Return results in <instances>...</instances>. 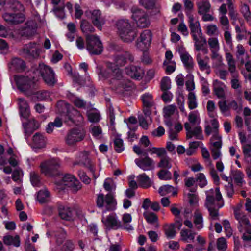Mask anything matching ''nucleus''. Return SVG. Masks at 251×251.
<instances>
[{
    "instance_id": "nucleus-1",
    "label": "nucleus",
    "mask_w": 251,
    "mask_h": 251,
    "mask_svg": "<svg viewBox=\"0 0 251 251\" xmlns=\"http://www.w3.org/2000/svg\"><path fill=\"white\" fill-rule=\"evenodd\" d=\"M57 107L59 112L61 114V118L57 117L54 122H50L46 127V131L48 133H51L55 127H60L62 125V120L65 122L70 121L74 122L76 121L81 123L83 121L84 118L80 112L66 103L64 100H60L57 103Z\"/></svg>"
},
{
    "instance_id": "nucleus-2",
    "label": "nucleus",
    "mask_w": 251,
    "mask_h": 251,
    "mask_svg": "<svg viewBox=\"0 0 251 251\" xmlns=\"http://www.w3.org/2000/svg\"><path fill=\"white\" fill-rule=\"evenodd\" d=\"M205 205L208 209L212 220H217L219 217L218 209L224 205V200L219 188L211 189L206 192Z\"/></svg>"
},
{
    "instance_id": "nucleus-3",
    "label": "nucleus",
    "mask_w": 251,
    "mask_h": 251,
    "mask_svg": "<svg viewBox=\"0 0 251 251\" xmlns=\"http://www.w3.org/2000/svg\"><path fill=\"white\" fill-rule=\"evenodd\" d=\"M97 73L100 80H103L111 77L112 79L116 80H122L120 83L122 87L125 89L130 86V82L128 80L122 79L123 76L121 70L118 68H116L114 64L109 63L107 69H99Z\"/></svg>"
},
{
    "instance_id": "nucleus-4",
    "label": "nucleus",
    "mask_w": 251,
    "mask_h": 251,
    "mask_svg": "<svg viewBox=\"0 0 251 251\" xmlns=\"http://www.w3.org/2000/svg\"><path fill=\"white\" fill-rule=\"evenodd\" d=\"M189 122L184 124V127L187 131V137L191 138L195 137L197 139L202 138V130L199 125L201 120L198 111L191 112L188 116Z\"/></svg>"
},
{
    "instance_id": "nucleus-5",
    "label": "nucleus",
    "mask_w": 251,
    "mask_h": 251,
    "mask_svg": "<svg viewBox=\"0 0 251 251\" xmlns=\"http://www.w3.org/2000/svg\"><path fill=\"white\" fill-rule=\"evenodd\" d=\"M238 206L234 209V214L239 223L238 228L243 233V239L245 241H251V225L245 213L242 211Z\"/></svg>"
},
{
    "instance_id": "nucleus-6",
    "label": "nucleus",
    "mask_w": 251,
    "mask_h": 251,
    "mask_svg": "<svg viewBox=\"0 0 251 251\" xmlns=\"http://www.w3.org/2000/svg\"><path fill=\"white\" fill-rule=\"evenodd\" d=\"M119 35L124 42H130L137 35L136 30L133 29L128 22V20L121 19L117 23Z\"/></svg>"
},
{
    "instance_id": "nucleus-7",
    "label": "nucleus",
    "mask_w": 251,
    "mask_h": 251,
    "mask_svg": "<svg viewBox=\"0 0 251 251\" xmlns=\"http://www.w3.org/2000/svg\"><path fill=\"white\" fill-rule=\"evenodd\" d=\"M97 204L99 208H104L107 211H113L116 208V201L111 194L104 197L103 194H99L97 200Z\"/></svg>"
},
{
    "instance_id": "nucleus-8",
    "label": "nucleus",
    "mask_w": 251,
    "mask_h": 251,
    "mask_svg": "<svg viewBox=\"0 0 251 251\" xmlns=\"http://www.w3.org/2000/svg\"><path fill=\"white\" fill-rule=\"evenodd\" d=\"M36 73L40 74L45 82L49 85H53L56 82L55 74L53 70L44 64L39 65Z\"/></svg>"
},
{
    "instance_id": "nucleus-9",
    "label": "nucleus",
    "mask_w": 251,
    "mask_h": 251,
    "mask_svg": "<svg viewBox=\"0 0 251 251\" xmlns=\"http://www.w3.org/2000/svg\"><path fill=\"white\" fill-rule=\"evenodd\" d=\"M36 73L40 74L45 82L49 85H53L56 82L55 74L53 70L44 64L39 65Z\"/></svg>"
},
{
    "instance_id": "nucleus-10",
    "label": "nucleus",
    "mask_w": 251,
    "mask_h": 251,
    "mask_svg": "<svg viewBox=\"0 0 251 251\" xmlns=\"http://www.w3.org/2000/svg\"><path fill=\"white\" fill-rule=\"evenodd\" d=\"M86 49L91 54L98 55L102 51L103 47L98 36L89 35L87 37Z\"/></svg>"
},
{
    "instance_id": "nucleus-11",
    "label": "nucleus",
    "mask_w": 251,
    "mask_h": 251,
    "mask_svg": "<svg viewBox=\"0 0 251 251\" xmlns=\"http://www.w3.org/2000/svg\"><path fill=\"white\" fill-rule=\"evenodd\" d=\"M14 80L18 88L22 91L29 90L34 87V77L17 75L15 76Z\"/></svg>"
},
{
    "instance_id": "nucleus-12",
    "label": "nucleus",
    "mask_w": 251,
    "mask_h": 251,
    "mask_svg": "<svg viewBox=\"0 0 251 251\" xmlns=\"http://www.w3.org/2000/svg\"><path fill=\"white\" fill-rule=\"evenodd\" d=\"M105 212V211H103L101 220L106 229H117L122 226L121 223L118 219L116 213H111L108 215L105 216L104 215Z\"/></svg>"
},
{
    "instance_id": "nucleus-13",
    "label": "nucleus",
    "mask_w": 251,
    "mask_h": 251,
    "mask_svg": "<svg viewBox=\"0 0 251 251\" xmlns=\"http://www.w3.org/2000/svg\"><path fill=\"white\" fill-rule=\"evenodd\" d=\"M84 133L78 129L70 130L65 138V143L69 146H73L77 142L82 141L84 138Z\"/></svg>"
},
{
    "instance_id": "nucleus-14",
    "label": "nucleus",
    "mask_w": 251,
    "mask_h": 251,
    "mask_svg": "<svg viewBox=\"0 0 251 251\" xmlns=\"http://www.w3.org/2000/svg\"><path fill=\"white\" fill-rule=\"evenodd\" d=\"M57 183L62 189H63L62 186H66L71 187L75 192H77L81 188V185L79 181L71 174L65 175L62 177V180Z\"/></svg>"
},
{
    "instance_id": "nucleus-15",
    "label": "nucleus",
    "mask_w": 251,
    "mask_h": 251,
    "mask_svg": "<svg viewBox=\"0 0 251 251\" xmlns=\"http://www.w3.org/2000/svg\"><path fill=\"white\" fill-rule=\"evenodd\" d=\"M210 150L211 155L214 160L220 158L222 156L221 149L222 140L221 137L217 134H214L210 139Z\"/></svg>"
},
{
    "instance_id": "nucleus-16",
    "label": "nucleus",
    "mask_w": 251,
    "mask_h": 251,
    "mask_svg": "<svg viewBox=\"0 0 251 251\" xmlns=\"http://www.w3.org/2000/svg\"><path fill=\"white\" fill-rule=\"evenodd\" d=\"M59 161L55 158H51L43 162L40 165L41 171L46 176H50L52 172L59 166Z\"/></svg>"
},
{
    "instance_id": "nucleus-17",
    "label": "nucleus",
    "mask_w": 251,
    "mask_h": 251,
    "mask_svg": "<svg viewBox=\"0 0 251 251\" xmlns=\"http://www.w3.org/2000/svg\"><path fill=\"white\" fill-rule=\"evenodd\" d=\"M151 41V33L149 30H144L137 40L136 46L142 51L146 50L150 47Z\"/></svg>"
},
{
    "instance_id": "nucleus-18",
    "label": "nucleus",
    "mask_w": 251,
    "mask_h": 251,
    "mask_svg": "<svg viewBox=\"0 0 251 251\" xmlns=\"http://www.w3.org/2000/svg\"><path fill=\"white\" fill-rule=\"evenodd\" d=\"M132 18L139 27H146L150 24L148 15L143 10L133 9Z\"/></svg>"
},
{
    "instance_id": "nucleus-19",
    "label": "nucleus",
    "mask_w": 251,
    "mask_h": 251,
    "mask_svg": "<svg viewBox=\"0 0 251 251\" xmlns=\"http://www.w3.org/2000/svg\"><path fill=\"white\" fill-rule=\"evenodd\" d=\"M136 165L144 171L153 170L154 168V160L146 154L144 157L136 159Z\"/></svg>"
},
{
    "instance_id": "nucleus-20",
    "label": "nucleus",
    "mask_w": 251,
    "mask_h": 251,
    "mask_svg": "<svg viewBox=\"0 0 251 251\" xmlns=\"http://www.w3.org/2000/svg\"><path fill=\"white\" fill-rule=\"evenodd\" d=\"M144 106V113L147 117H149L151 114V108L154 105L152 96L149 93L143 94L141 96Z\"/></svg>"
},
{
    "instance_id": "nucleus-21",
    "label": "nucleus",
    "mask_w": 251,
    "mask_h": 251,
    "mask_svg": "<svg viewBox=\"0 0 251 251\" xmlns=\"http://www.w3.org/2000/svg\"><path fill=\"white\" fill-rule=\"evenodd\" d=\"M39 52V48L34 42L25 45L23 49V54L27 57H37Z\"/></svg>"
},
{
    "instance_id": "nucleus-22",
    "label": "nucleus",
    "mask_w": 251,
    "mask_h": 251,
    "mask_svg": "<svg viewBox=\"0 0 251 251\" xmlns=\"http://www.w3.org/2000/svg\"><path fill=\"white\" fill-rule=\"evenodd\" d=\"M196 59L200 69L201 71H205L207 74H209L211 72L209 57L207 56H202L201 53H199L196 56Z\"/></svg>"
},
{
    "instance_id": "nucleus-23",
    "label": "nucleus",
    "mask_w": 251,
    "mask_h": 251,
    "mask_svg": "<svg viewBox=\"0 0 251 251\" xmlns=\"http://www.w3.org/2000/svg\"><path fill=\"white\" fill-rule=\"evenodd\" d=\"M181 60L188 71H192L194 68L195 63L192 57L185 50L179 51Z\"/></svg>"
},
{
    "instance_id": "nucleus-24",
    "label": "nucleus",
    "mask_w": 251,
    "mask_h": 251,
    "mask_svg": "<svg viewBox=\"0 0 251 251\" xmlns=\"http://www.w3.org/2000/svg\"><path fill=\"white\" fill-rule=\"evenodd\" d=\"M187 16L188 18V23L189 24L191 35H193L201 33L202 32L200 27V24L198 20L190 13H188Z\"/></svg>"
},
{
    "instance_id": "nucleus-25",
    "label": "nucleus",
    "mask_w": 251,
    "mask_h": 251,
    "mask_svg": "<svg viewBox=\"0 0 251 251\" xmlns=\"http://www.w3.org/2000/svg\"><path fill=\"white\" fill-rule=\"evenodd\" d=\"M80 158L81 162L90 170L92 173L94 177L97 178L99 175L95 174V166L93 162L89 158V152L87 151H84L80 155Z\"/></svg>"
},
{
    "instance_id": "nucleus-26",
    "label": "nucleus",
    "mask_w": 251,
    "mask_h": 251,
    "mask_svg": "<svg viewBox=\"0 0 251 251\" xmlns=\"http://www.w3.org/2000/svg\"><path fill=\"white\" fill-rule=\"evenodd\" d=\"M47 139L42 133H36L32 138V147L34 149H41L46 146Z\"/></svg>"
},
{
    "instance_id": "nucleus-27",
    "label": "nucleus",
    "mask_w": 251,
    "mask_h": 251,
    "mask_svg": "<svg viewBox=\"0 0 251 251\" xmlns=\"http://www.w3.org/2000/svg\"><path fill=\"white\" fill-rule=\"evenodd\" d=\"M177 113V110L175 105L171 104L164 107L163 108V116L165 119V122L166 125L170 126L171 125V121L170 118L172 116Z\"/></svg>"
},
{
    "instance_id": "nucleus-28",
    "label": "nucleus",
    "mask_w": 251,
    "mask_h": 251,
    "mask_svg": "<svg viewBox=\"0 0 251 251\" xmlns=\"http://www.w3.org/2000/svg\"><path fill=\"white\" fill-rule=\"evenodd\" d=\"M213 91L214 94L219 98H223L225 96V90L226 85L222 82L218 80H214L213 83Z\"/></svg>"
},
{
    "instance_id": "nucleus-29",
    "label": "nucleus",
    "mask_w": 251,
    "mask_h": 251,
    "mask_svg": "<svg viewBox=\"0 0 251 251\" xmlns=\"http://www.w3.org/2000/svg\"><path fill=\"white\" fill-rule=\"evenodd\" d=\"M114 61L115 63L113 64L114 66L117 68L116 66H124L127 61H133V57L129 52H126L122 54L117 55Z\"/></svg>"
},
{
    "instance_id": "nucleus-30",
    "label": "nucleus",
    "mask_w": 251,
    "mask_h": 251,
    "mask_svg": "<svg viewBox=\"0 0 251 251\" xmlns=\"http://www.w3.org/2000/svg\"><path fill=\"white\" fill-rule=\"evenodd\" d=\"M125 71L128 76L136 79H139L143 73V70L140 67L133 65L126 67Z\"/></svg>"
},
{
    "instance_id": "nucleus-31",
    "label": "nucleus",
    "mask_w": 251,
    "mask_h": 251,
    "mask_svg": "<svg viewBox=\"0 0 251 251\" xmlns=\"http://www.w3.org/2000/svg\"><path fill=\"white\" fill-rule=\"evenodd\" d=\"M230 177L232 180L238 186H241L245 183V181L244 179V175L243 173L240 170H232L230 173Z\"/></svg>"
},
{
    "instance_id": "nucleus-32",
    "label": "nucleus",
    "mask_w": 251,
    "mask_h": 251,
    "mask_svg": "<svg viewBox=\"0 0 251 251\" xmlns=\"http://www.w3.org/2000/svg\"><path fill=\"white\" fill-rule=\"evenodd\" d=\"M91 19L94 25L101 30L102 25L104 24V21L101 17L100 11L99 10H93L91 13Z\"/></svg>"
},
{
    "instance_id": "nucleus-33",
    "label": "nucleus",
    "mask_w": 251,
    "mask_h": 251,
    "mask_svg": "<svg viewBox=\"0 0 251 251\" xmlns=\"http://www.w3.org/2000/svg\"><path fill=\"white\" fill-rule=\"evenodd\" d=\"M37 24L33 20L27 21L24 30L23 34L25 36L30 37L34 35L36 32Z\"/></svg>"
},
{
    "instance_id": "nucleus-34",
    "label": "nucleus",
    "mask_w": 251,
    "mask_h": 251,
    "mask_svg": "<svg viewBox=\"0 0 251 251\" xmlns=\"http://www.w3.org/2000/svg\"><path fill=\"white\" fill-rule=\"evenodd\" d=\"M4 8L6 10L23 11L24 9L22 4L16 0H7L4 3Z\"/></svg>"
},
{
    "instance_id": "nucleus-35",
    "label": "nucleus",
    "mask_w": 251,
    "mask_h": 251,
    "mask_svg": "<svg viewBox=\"0 0 251 251\" xmlns=\"http://www.w3.org/2000/svg\"><path fill=\"white\" fill-rule=\"evenodd\" d=\"M226 59L228 66V70L233 77H235L237 75L235 62L233 58L232 55L229 52H226L225 54Z\"/></svg>"
},
{
    "instance_id": "nucleus-36",
    "label": "nucleus",
    "mask_w": 251,
    "mask_h": 251,
    "mask_svg": "<svg viewBox=\"0 0 251 251\" xmlns=\"http://www.w3.org/2000/svg\"><path fill=\"white\" fill-rule=\"evenodd\" d=\"M3 242L8 246H13L18 247L20 245V237L18 235L11 236L6 235L3 237Z\"/></svg>"
},
{
    "instance_id": "nucleus-37",
    "label": "nucleus",
    "mask_w": 251,
    "mask_h": 251,
    "mask_svg": "<svg viewBox=\"0 0 251 251\" xmlns=\"http://www.w3.org/2000/svg\"><path fill=\"white\" fill-rule=\"evenodd\" d=\"M194 41V46L197 51H199L206 43L205 38L202 36V33L192 35Z\"/></svg>"
},
{
    "instance_id": "nucleus-38",
    "label": "nucleus",
    "mask_w": 251,
    "mask_h": 251,
    "mask_svg": "<svg viewBox=\"0 0 251 251\" xmlns=\"http://www.w3.org/2000/svg\"><path fill=\"white\" fill-rule=\"evenodd\" d=\"M37 200L41 203L48 202L50 201V194L46 188H44L37 193Z\"/></svg>"
},
{
    "instance_id": "nucleus-39",
    "label": "nucleus",
    "mask_w": 251,
    "mask_h": 251,
    "mask_svg": "<svg viewBox=\"0 0 251 251\" xmlns=\"http://www.w3.org/2000/svg\"><path fill=\"white\" fill-rule=\"evenodd\" d=\"M197 6L199 14H204L210 11L211 5L208 0H199Z\"/></svg>"
},
{
    "instance_id": "nucleus-40",
    "label": "nucleus",
    "mask_w": 251,
    "mask_h": 251,
    "mask_svg": "<svg viewBox=\"0 0 251 251\" xmlns=\"http://www.w3.org/2000/svg\"><path fill=\"white\" fill-rule=\"evenodd\" d=\"M163 228L165 235L168 239H173L176 236V231L174 224H166Z\"/></svg>"
},
{
    "instance_id": "nucleus-41",
    "label": "nucleus",
    "mask_w": 251,
    "mask_h": 251,
    "mask_svg": "<svg viewBox=\"0 0 251 251\" xmlns=\"http://www.w3.org/2000/svg\"><path fill=\"white\" fill-rule=\"evenodd\" d=\"M195 235V232L186 228L182 229L180 232L181 240L187 243L193 241Z\"/></svg>"
},
{
    "instance_id": "nucleus-42",
    "label": "nucleus",
    "mask_w": 251,
    "mask_h": 251,
    "mask_svg": "<svg viewBox=\"0 0 251 251\" xmlns=\"http://www.w3.org/2000/svg\"><path fill=\"white\" fill-rule=\"evenodd\" d=\"M9 68L13 70L23 71L25 68V63L22 60L15 58L12 60L9 65Z\"/></svg>"
},
{
    "instance_id": "nucleus-43",
    "label": "nucleus",
    "mask_w": 251,
    "mask_h": 251,
    "mask_svg": "<svg viewBox=\"0 0 251 251\" xmlns=\"http://www.w3.org/2000/svg\"><path fill=\"white\" fill-rule=\"evenodd\" d=\"M59 215L61 219L69 220L72 216V211L68 206L60 205L59 207Z\"/></svg>"
},
{
    "instance_id": "nucleus-44",
    "label": "nucleus",
    "mask_w": 251,
    "mask_h": 251,
    "mask_svg": "<svg viewBox=\"0 0 251 251\" xmlns=\"http://www.w3.org/2000/svg\"><path fill=\"white\" fill-rule=\"evenodd\" d=\"M208 44L209 46L211 53L219 52L220 45L219 41L216 37H211L208 40Z\"/></svg>"
},
{
    "instance_id": "nucleus-45",
    "label": "nucleus",
    "mask_w": 251,
    "mask_h": 251,
    "mask_svg": "<svg viewBox=\"0 0 251 251\" xmlns=\"http://www.w3.org/2000/svg\"><path fill=\"white\" fill-rule=\"evenodd\" d=\"M194 224L196 228L198 230L201 229L203 227L202 216L198 209H197L194 213Z\"/></svg>"
},
{
    "instance_id": "nucleus-46",
    "label": "nucleus",
    "mask_w": 251,
    "mask_h": 251,
    "mask_svg": "<svg viewBox=\"0 0 251 251\" xmlns=\"http://www.w3.org/2000/svg\"><path fill=\"white\" fill-rule=\"evenodd\" d=\"M157 166L159 168L169 169L172 167V160L166 154L160 158Z\"/></svg>"
},
{
    "instance_id": "nucleus-47",
    "label": "nucleus",
    "mask_w": 251,
    "mask_h": 251,
    "mask_svg": "<svg viewBox=\"0 0 251 251\" xmlns=\"http://www.w3.org/2000/svg\"><path fill=\"white\" fill-rule=\"evenodd\" d=\"M243 114L245 117V124L247 126V130L250 133H251V110L248 107H246L244 108L243 110Z\"/></svg>"
},
{
    "instance_id": "nucleus-48",
    "label": "nucleus",
    "mask_w": 251,
    "mask_h": 251,
    "mask_svg": "<svg viewBox=\"0 0 251 251\" xmlns=\"http://www.w3.org/2000/svg\"><path fill=\"white\" fill-rule=\"evenodd\" d=\"M236 49V57L241 64H244L245 63L244 58H245V55L248 54L246 53L244 48L241 44L237 45Z\"/></svg>"
},
{
    "instance_id": "nucleus-49",
    "label": "nucleus",
    "mask_w": 251,
    "mask_h": 251,
    "mask_svg": "<svg viewBox=\"0 0 251 251\" xmlns=\"http://www.w3.org/2000/svg\"><path fill=\"white\" fill-rule=\"evenodd\" d=\"M138 182L144 188H148L151 185V180L146 174L143 173L137 176Z\"/></svg>"
},
{
    "instance_id": "nucleus-50",
    "label": "nucleus",
    "mask_w": 251,
    "mask_h": 251,
    "mask_svg": "<svg viewBox=\"0 0 251 251\" xmlns=\"http://www.w3.org/2000/svg\"><path fill=\"white\" fill-rule=\"evenodd\" d=\"M87 115L88 120L91 123H98L100 120V114L97 110L87 111Z\"/></svg>"
},
{
    "instance_id": "nucleus-51",
    "label": "nucleus",
    "mask_w": 251,
    "mask_h": 251,
    "mask_svg": "<svg viewBox=\"0 0 251 251\" xmlns=\"http://www.w3.org/2000/svg\"><path fill=\"white\" fill-rule=\"evenodd\" d=\"M211 58L213 61V67H218L224 65L222 57L219 52L211 53Z\"/></svg>"
},
{
    "instance_id": "nucleus-52",
    "label": "nucleus",
    "mask_w": 251,
    "mask_h": 251,
    "mask_svg": "<svg viewBox=\"0 0 251 251\" xmlns=\"http://www.w3.org/2000/svg\"><path fill=\"white\" fill-rule=\"evenodd\" d=\"M188 197L191 204H197L198 202V197L196 193V188L194 187L188 189Z\"/></svg>"
},
{
    "instance_id": "nucleus-53",
    "label": "nucleus",
    "mask_w": 251,
    "mask_h": 251,
    "mask_svg": "<svg viewBox=\"0 0 251 251\" xmlns=\"http://www.w3.org/2000/svg\"><path fill=\"white\" fill-rule=\"evenodd\" d=\"M188 105L190 110L195 109L198 106L196 96L193 92H189L188 96Z\"/></svg>"
},
{
    "instance_id": "nucleus-54",
    "label": "nucleus",
    "mask_w": 251,
    "mask_h": 251,
    "mask_svg": "<svg viewBox=\"0 0 251 251\" xmlns=\"http://www.w3.org/2000/svg\"><path fill=\"white\" fill-rule=\"evenodd\" d=\"M218 106L222 114L225 116H229L231 115L229 105H227L226 101H220Z\"/></svg>"
},
{
    "instance_id": "nucleus-55",
    "label": "nucleus",
    "mask_w": 251,
    "mask_h": 251,
    "mask_svg": "<svg viewBox=\"0 0 251 251\" xmlns=\"http://www.w3.org/2000/svg\"><path fill=\"white\" fill-rule=\"evenodd\" d=\"M158 192L161 196H165L171 193H172L173 195L176 194V192L174 191V188L170 185H165L160 187Z\"/></svg>"
},
{
    "instance_id": "nucleus-56",
    "label": "nucleus",
    "mask_w": 251,
    "mask_h": 251,
    "mask_svg": "<svg viewBox=\"0 0 251 251\" xmlns=\"http://www.w3.org/2000/svg\"><path fill=\"white\" fill-rule=\"evenodd\" d=\"M71 101L78 108H87V104L83 100L79 98L72 96L70 98Z\"/></svg>"
},
{
    "instance_id": "nucleus-57",
    "label": "nucleus",
    "mask_w": 251,
    "mask_h": 251,
    "mask_svg": "<svg viewBox=\"0 0 251 251\" xmlns=\"http://www.w3.org/2000/svg\"><path fill=\"white\" fill-rule=\"evenodd\" d=\"M170 210L172 214L175 216L176 222L179 223V227H181L182 226V219L181 217L183 214H181L180 210L175 206H172L171 207Z\"/></svg>"
},
{
    "instance_id": "nucleus-58",
    "label": "nucleus",
    "mask_w": 251,
    "mask_h": 251,
    "mask_svg": "<svg viewBox=\"0 0 251 251\" xmlns=\"http://www.w3.org/2000/svg\"><path fill=\"white\" fill-rule=\"evenodd\" d=\"M216 247L219 251H226L227 248V243L224 237L219 238L216 241Z\"/></svg>"
},
{
    "instance_id": "nucleus-59",
    "label": "nucleus",
    "mask_w": 251,
    "mask_h": 251,
    "mask_svg": "<svg viewBox=\"0 0 251 251\" xmlns=\"http://www.w3.org/2000/svg\"><path fill=\"white\" fill-rule=\"evenodd\" d=\"M206 108L210 117L215 118L217 116V113L215 111V105L213 101H208Z\"/></svg>"
},
{
    "instance_id": "nucleus-60",
    "label": "nucleus",
    "mask_w": 251,
    "mask_h": 251,
    "mask_svg": "<svg viewBox=\"0 0 251 251\" xmlns=\"http://www.w3.org/2000/svg\"><path fill=\"white\" fill-rule=\"evenodd\" d=\"M143 215L149 223L153 224L157 221V217L152 212L146 211L144 212Z\"/></svg>"
},
{
    "instance_id": "nucleus-61",
    "label": "nucleus",
    "mask_w": 251,
    "mask_h": 251,
    "mask_svg": "<svg viewBox=\"0 0 251 251\" xmlns=\"http://www.w3.org/2000/svg\"><path fill=\"white\" fill-rule=\"evenodd\" d=\"M81 28L85 33H89L94 31V28L87 21L83 20L81 22Z\"/></svg>"
},
{
    "instance_id": "nucleus-62",
    "label": "nucleus",
    "mask_w": 251,
    "mask_h": 251,
    "mask_svg": "<svg viewBox=\"0 0 251 251\" xmlns=\"http://www.w3.org/2000/svg\"><path fill=\"white\" fill-rule=\"evenodd\" d=\"M114 148L117 152H121L124 150L123 141L119 136L114 140Z\"/></svg>"
},
{
    "instance_id": "nucleus-63",
    "label": "nucleus",
    "mask_w": 251,
    "mask_h": 251,
    "mask_svg": "<svg viewBox=\"0 0 251 251\" xmlns=\"http://www.w3.org/2000/svg\"><path fill=\"white\" fill-rule=\"evenodd\" d=\"M91 133L96 139H100L102 137V131L99 126H94L91 128Z\"/></svg>"
},
{
    "instance_id": "nucleus-64",
    "label": "nucleus",
    "mask_w": 251,
    "mask_h": 251,
    "mask_svg": "<svg viewBox=\"0 0 251 251\" xmlns=\"http://www.w3.org/2000/svg\"><path fill=\"white\" fill-rule=\"evenodd\" d=\"M197 181L198 182L199 186L201 188H203L207 184V181L204 174L199 173L197 175Z\"/></svg>"
}]
</instances>
